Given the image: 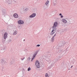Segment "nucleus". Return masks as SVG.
<instances>
[{"instance_id":"f03ea898","label":"nucleus","mask_w":77,"mask_h":77,"mask_svg":"<svg viewBox=\"0 0 77 77\" xmlns=\"http://www.w3.org/2000/svg\"><path fill=\"white\" fill-rule=\"evenodd\" d=\"M35 65L37 68H39L40 67V65H39V62L38 60H37L35 62Z\"/></svg>"},{"instance_id":"423d86ee","label":"nucleus","mask_w":77,"mask_h":77,"mask_svg":"<svg viewBox=\"0 0 77 77\" xmlns=\"http://www.w3.org/2000/svg\"><path fill=\"white\" fill-rule=\"evenodd\" d=\"M13 16L14 18H18V15L17 14H14Z\"/></svg>"},{"instance_id":"f3484780","label":"nucleus","mask_w":77,"mask_h":77,"mask_svg":"<svg viewBox=\"0 0 77 77\" xmlns=\"http://www.w3.org/2000/svg\"><path fill=\"white\" fill-rule=\"evenodd\" d=\"M72 67H73V66H71V68H72Z\"/></svg>"},{"instance_id":"39448f33","label":"nucleus","mask_w":77,"mask_h":77,"mask_svg":"<svg viewBox=\"0 0 77 77\" xmlns=\"http://www.w3.org/2000/svg\"><path fill=\"white\" fill-rule=\"evenodd\" d=\"M36 16V14L35 13H33V14L31 15L29 17L30 18H33V17H35Z\"/></svg>"},{"instance_id":"6e6552de","label":"nucleus","mask_w":77,"mask_h":77,"mask_svg":"<svg viewBox=\"0 0 77 77\" xmlns=\"http://www.w3.org/2000/svg\"><path fill=\"white\" fill-rule=\"evenodd\" d=\"M62 21L64 23H67L66 20L65 19L63 20Z\"/></svg>"},{"instance_id":"4468645a","label":"nucleus","mask_w":77,"mask_h":77,"mask_svg":"<svg viewBox=\"0 0 77 77\" xmlns=\"http://www.w3.org/2000/svg\"><path fill=\"white\" fill-rule=\"evenodd\" d=\"M63 16L62 15L61 16V18H63Z\"/></svg>"},{"instance_id":"2eb2a0df","label":"nucleus","mask_w":77,"mask_h":77,"mask_svg":"<svg viewBox=\"0 0 77 77\" xmlns=\"http://www.w3.org/2000/svg\"><path fill=\"white\" fill-rule=\"evenodd\" d=\"M60 15H62V14L61 13H60L59 14Z\"/></svg>"},{"instance_id":"f257e3e1","label":"nucleus","mask_w":77,"mask_h":77,"mask_svg":"<svg viewBox=\"0 0 77 77\" xmlns=\"http://www.w3.org/2000/svg\"><path fill=\"white\" fill-rule=\"evenodd\" d=\"M57 22H55L54 24V26L52 27L53 30L51 32V35H53L54 33L56 31V28L57 26Z\"/></svg>"},{"instance_id":"1a4fd4ad","label":"nucleus","mask_w":77,"mask_h":77,"mask_svg":"<svg viewBox=\"0 0 77 77\" xmlns=\"http://www.w3.org/2000/svg\"><path fill=\"white\" fill-rule=\"evenodd\" d=\"M49 3V1H47L45 3L46 5H48Z\"/></svg>"},{"instance_id":"aec40b11","label":"nucleus","mask_w":77,"mask_h":77,"mask_svg":"<svg viewBox=\"0 0 77 77\" xmlns=\"http://www.w3.org/2000/svg\"><path fill=\"white\" fill-rule=\"evenodd\" d=\"M56 36V34L54 35V36Z\"/></svg>"},{"instance_id":"ddd939ff","label":"nucleus","mask_w":77,"mask_h":77,"mask_svg":"<svg viewBox=\"0 0 77 77\" xmlns=\"http://www.w3.org/2000/svg\"><path fill=\"white\" fill-rule=\"evenodd\" d=\"M39 46H40V45H38L37 46H36V47H39Z\"/></svg>"},{"instance_id":"7ed1b4c3","label":"nucleus","mask_w":77,"mask_h":77,"mask_svg":"<svg viewBox=\"0 0 77 77\" xmlns=\"http://www.w3.org/2000/svg\"><path fill=\"white\" fill-rule=\"evenodd\" d=\"M18 23L19 24H22L24 23V22L23 20H21L18 21Z\"/></svg>"},{"instance_id":"dca6fc26","label":"nucleus","mask_w":77,"mask_h":77,"mask_svg":"<svg viewBox=\"0 0 77 77\" xmlns=\"http://www.w3.org/2000/svg\"><path fill=\"white\" fill-rule=\"evenodd\" d=\"M54 38V37H53V38H51V40H53V38Z\"/></svg>"},{"instance_id":"f8f14e48","label":"nucleus","mask_w":77,"mask_h":77,"mask_svg":"<svg viewBox=\"0 0 77 77\" xmlns=\"http://www.w3.org/2000/svg\"><path fill=\"white\" fill-rule=\"evenodd\" d=\"M35 57V56H34L32 58V60H33V59H34Z\"/></svg>"},{"instance_id":"20e7f679","label":"nucleus","mask_w":77,"mask_h":77,"mask_svg":"<svg viewBox=\"0 0 77 77\" xmlns=\"http://www.w3.org/2000/svg\"><path fill=\"white\" fill-rule=\"evenodd\" d=\"M7 36H8V33L7 32H5L4 33V39H6L7 38Z\"/></svg>"},{"instance_id":"a211bd4d","label":"nucleus","mask_w":77,"mask_h":77,"mask_svg":"<svg viewBox=\"0 0 77 77\" xmlns=\"http://www.w3.org/2000/svg\"><path fill=\"white\" fill-rule=\"evenodd\" d=\"M23 41H25V39H24V40H23Z\"/></svg>"},{"instance_id":"6ab92c4d","label":"nucleus","mask_w":77,"mask_h":77,"mask_svg":"<svg viewBox=\"0 0 77 77\" xmlns=\"http://www.w3.org/2000/svg\"><path fill=\"white\" fill-rule=\"evenodd\" d=\"M24 59H22V60H23Z\"/></svg>"},{"instance_id":"9d476101","label":"nucleus","mask_w":77,"mask_h":77,"mask_svg":"<svg viewBox=\"0 0 77 77\" xmlns=\"http://www.w3.org/2000/svg\"><path fill=\"white\" fill-rule=\"evenodd\" d=\"M45 76L46 77H48V73H46Z\"/></svg>"},{"instance_id":"0eeeda50","label":"nucleus","mask_w":77,"mask_h":77,"mask_svg":"<svg viewBox=\"0 0 77 77\" xmlns=\"http://www.w3.org/2000/svg\"><path fill=\"white\" fill-rule=\"evenodd\" d=\"M13 34L14 35H17V31L16 30H14Z\"/></svg>"},{"instance_id":"9b49d317","label":"nucleus","mask_w":77,"mask_h":77,"mask_svg":"<svg viewBox=\"0 0 77 77\" xmlns=\"http://www.w3.org/2000/svg\"><path fill=\"white\" fill-rule=\"evenodd\" d=\"M31 69V68H30V67H29L28 69V71H29Z\"/></svg>"}]
</instances>
